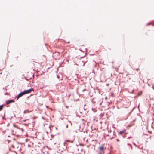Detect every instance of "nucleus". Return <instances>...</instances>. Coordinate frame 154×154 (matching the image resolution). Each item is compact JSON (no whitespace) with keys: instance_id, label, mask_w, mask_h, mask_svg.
<instances>
[{"instance_id":"nucleus-7","label":"nucleus","mask_w":154,"mask_h":154,"mask_svg":"<svg viewBox=\"0 0 154 154\" xmlns=\"http://www.w3.org/2000/svg\"><path fill=\"white\" fill-rule=\"evenodd\" d=\"M128 145L131 148V149H132V146H131V145L130 144H128Z\"/></svg>"},{"instance_id":"nucleus-3","label":"nucleus","mask_w":154,"mask_h":154,"mask_svg":"<svg viewBox=\"0 0 154 154\" xmlns=\"http://www.w3.org/2000/svg\"><path fill=\"white\" fill-rule=\"evenodd\" d=\"M23 95H24V94L23 92L20 93L17 96V99H18L20 97H22Z\"/></svg>"},{"instance_id":"nucleus-11","label":"nucleus","mask_w":154,"mask_h":154,"mask_svg":"<svg viewBox=\"0 0 154 154\" xmlns=\"http://www.w3.org/2000/svg\"><path fill=\"white\" fill-rule=\"evenodd\" d=\"M116 140L117 141H119V139H117Z\"/></svg>"},{"instance_id":"nucleus-9","label":"nucleus","mask_w":154,"mask_h":154,"mask_svg":"<svg viewBox=\"0 0 154 154\" xmlns=\"http://www.w3.org/2000/svg\"><path fill=\"white\" fill-rule=\"evenodd\" d=\"M5 95H8V94L7 93H6L5 94Z\"/></svg>"},{"instance_id":"nucleus-14","label":"nucleus","mask_w":154,"mask_h":154,"mask_svg":"<svg viewBox=\"0 0 154 154\" xmlns=\"http://www.w3.org/2000/svg\"><path fill=\"white\" fill-rule=\"evenodd\" d=\"M147 136V135H144V136Z\"/></svg>"},{"instance_id":"nucleus-6","label":"nucleus","mask_w":154,"mask_h":154,"mask_svg":"<svg viewBox=\"0 0 154 154\" xmlns=\"http://www.w3.org/2000/svg\"><path fill=\"white\" fill-rule=\"evenodd\" d=\"M3 108V106L2 105L0 106V111Z\"/></svg>"},{"instance_id":"nucleus-10","label":"nucleus","mask_w":154,"mask_h":154,"mask_svg":"<svg viewBox=\"0 0 154 154\" xmlns=\"http://www.w3.org/2000/svg\"><path fill=\"white\" fill-rule=\"evenodd\" d=\"M70 141L69 140H66V142H69Z\"/></svg>"},{"instance_id":"nucleus-5","label":"nucleus","mask_w":154,"mask_h":154,"mask_svg":"<svg viewBox=\"0 0 154 154\" xmlns=\"http://www.w3.org/2000/svg\"><path fill=\"white\" fill-rule=\"evenodd\" d=\"M125 131V130H123L122 131H120V132H119V134H122L123 133H124Z\"/></svg>"},{"instance_id":"nucleus-15","label":"nucleus","mask_w":154,"mask_h":154,"mask_svg":"<svg viewBox=\"0 0 154 154\" xmlns=\"http://www.w3.org/2000/svg\"><path fill=\"white\" fill-rule=\"evenodd\" d=\"M134 143V144L135 145V143Z\"/></svg>"},{"instance_id":"nucleus-8","label":"nucleus","mask_w":154,"mask_h":154,"mask_svg":"<svg viewBox=\"0 0 154 154\" xmlns=\"http://www.w3.org/2000/svg\"><path fill=\"white\" fill-rule=\"evenodd\" d=\"M26 112H28V111H27V110H26V111L25 110V111H24L23 112H24V113H26Z\"/></svg>"},{"instance_id":"nucleus-12","label":"nucleus","mask_w":154,"mask_h":154,"mask_svg":"<svg viewBox=\"0 0 154 154\" xmlns=\"http://www.w3.org/2000/svg\"><path fill=\"white\" fill-rule=\"evenodd\" d=\"M85 89H84L83 90H82V91H85Z\"/></svg>"},{"instance_id":"nucleus-4","label":"nucleus","mask_w":154,"mask_h":154,"mask_svg":"<svg viewBox=\"0 0 154 154\" xmlns=\"http://www.w3.org/2000/svg\"><path fill=\"white\" fill-rule=\"evenodd\" d=\"M14 102V100H8L6 101L7 104H9L11 103Z\"/></svg>"},{"instance_id":"nucleus-1","label":"nucleus","mask_w":154,"mask_h":154,"mask_svg":"<svg viewBox=\"0 0 154 154\" xmlns=\"http://www.w3.org/2000/svg\"><path fill=\"white\" fill-rule=\"evenodd\" d=\"M106 149V147H104L103 145L101 146L96 151L97 154H104Z\"/></svg>"},{"instance_id":"nucleus-2","label":"nucleus","mask_w":154,"mask_h":154,"mask_svg":"<svg viewBox=\"0 0 154 154\" xmlns=\"http://www.w3.org/2000/svg\"><path fill=\"white\" fill-rule=\"evenodd\" d=\"M32 90L33 89L32 88H31L28 90H24L23 92L24 94H25L30 93Z\"/></svg>"},{"instance_id":"nucleus-13","label":"nucleus","mask_w":154,"mask_h":154,"mask_svg":"<svg viewBox=\"0 0 154 154\" xmlns=\"http://www.w3.org/2000/svg\"><path fill=\"white\" fill-rule=\"evenodd\" d=\"M149 24H150V23H149L148 24H147V25H149Z\"/></svg>"}]
</instances>
